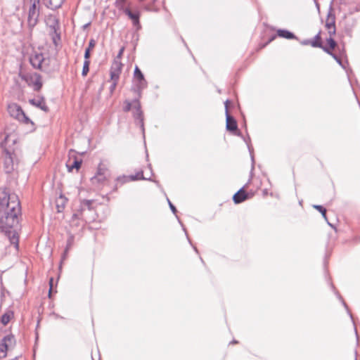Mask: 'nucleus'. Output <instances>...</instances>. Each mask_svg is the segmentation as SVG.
<instances>
[{
  "label": "nucleus",
  "mask_w": 360,
  "mask_h": 360,
  "mask_svg": "<svg viewBox=\"0 0 360 360\" xmlns=\"http://www.w3.org/2000/svg\"><path fill=\"white\" fill-rule=\"evenodd\" d=\"M328 34L330 35L329 37H333V36L336 34V27L331 29L330 30H328Z\"/></svg>",
  "instance_id": "09e8293b"
},
{
  "label": "nucleus",
  "mask_w": 360,
  "mask_h": 360,
  "mask_svg": "<svg viewBox=\"0 0 360 360\" xmlns=\"http://www.w3.org/2000/svg\"><path fill=\"white\" fill-rule=\"evenodd\" d=\"M14 313L11 310L6 311L2 316H1L0 321L4 326H6L11 319L13 318Z\"/></svg>",
  "instance_id": "a878e982"
},
{
  "label": "nucleus",
  "mask_w": 360,
  "mask_h": 360,
  "mask_svg": "<svg viewBox=\"0 0 360 360\" xmlns=\"http://www.w3.org/2000/svg\"><path fill=\"white\" fill-rule=\"evenodd\" d=\"M39 17V7L32 4L28 11L27 25L30 31L37 25Z\"/></svg>",
  "instance_id": "423d86ee"
},
{
  "label": "nucleus",
  "mask_w": 360,
  "mask_h": 360,
  "mask_svg": "<svg viewBox=\"0 0 360 360\" xmlns=\"http://www.w3.org/2000/svg\"><path fill=\"white\" fill-rule=\"evenodd\" d=\"M330 56H331V57H332V58H333V59L337 62V63H338V65H340L342 69H344V70H346V72H347V76H349V72H352V70L351 69H349V70H347V68H346V65H347V64L346 63V62H345V63H343V61H342V59H345V58H342V57L338 56V54H337V53H333V54H331V55H330Z\"/></svg>",
  "instance_id": "b1692460"
},
{
  "label": "nucleus",
  "mask_w": 360,
  "mask_h": 360,
  "mask_svg": "<svg viewBox=\"0 0 360 360\" xmlns=\"http://www.w3.org/2000/svg\"><path fill=\"white\" fill-rule=\"evenodd\" d=\"M112 84H111V85H110V88H109V89H110V92L111 94H112V93H113V91H115V88H116V86H117V82H118V80H112Z\"/></svg>",
  "instance_id": "a18cd8bd"
},
{
  "label": "nucleus",
  "mask_w": 360,
  "mask_h": 360,
  "mask_svg": "<svg viewBox=\"0 0 360 360\" xmlns=\"http://www.w3.org/2000/svg\"><path fill=\"white\" fill-rule=\"evenodd\" d=\"M57 208L58 212H61V210L64 208V202H63L61 205L57 204Z\"/></svg>",
  "instance_id": "8fccbe9b"
},
{
  "label": "nucleus",
  "mask_w": 360,
  "mask_h": 360,
  "mask_svg": "<svg viewBox=\"0 0 360 360\" xmlns=\"http://www.w3.org/2000/svg\"><path fill=\"white\" fill-rule=\"evenodd\" d=\"M319 43L321 44V46H318V48L321 49L327 54L330 56L331 54L335 53L333 50L337 47L338 44L333 37H328L326 39V45H323L322 41H319Z\"/></svg>",
  "instance_id": "ddd939ff"
},
{
  "label": "nucleus",
  "mask_w": 360,
  "mask_h": 360,
  "mask_svg": "<svg viewBox=\"0 0 360 360\" xmlns=\"http://www.w3.org/2000/svg\"><path fill=\"white\" fill-rule=\"evenodd\" d=\"M134 84H147L148 82L145 79L144 75L139 69V68L136 65L134 70Z\"/></svg>",
  "instance_id": "f3484780"
},
{
  "label": "nucleus",
  "mask_w": 360,
  "mask_h": 360,
  "mask_svg": "<svg viewBox=\"0 0 360 360\" xmlns=\"http://www.w3.org/2000/svg\"><path fill=\"white\" fill-rule=\"evenodd\" d=\"M108 171L107 167L103 165L102 162H100L96 174L91 178V181L93 184H102L106 179L105 173Z\"/></svg>",
  "instance_id": "1a4fd4ad"
},
{
  "label": "nucleus",
  "mask_w": 360,
  "mask_h": 360,
  "mask_svg": "<svg viewBox=\"0 0 360 360\" xmlns=\"http://www.w3.org/2000/svg\"><path fill=\"white\" fill-rule=\"evenodd\" d=\"M354 24L346 22L342 31V34H339L341 37H347L351 39L353 36Z\"/></svg>",
  "instance_id": "aec40b11"
},
{
  "label": "nucleus",
  "mask_w": 360,
  "mask_h": 360,
  "mask_svg": "<svg viewBox=\"0 0 360 360\" xmlns=\"http://www.w3.org/2000/svg\"><path fill=\"white\" fill-rule=\"evenodd\" d=\"M147 84H134V87L132 88V91L137 94V97L134 99H138V101H140V98H141L142 91L144 89L147 87Z\"/></svg>",
  "instance_id": "cd10ccee"
},
{
  "label": "nucleus",
  "mask_w": 360,
  "mask_h": 360,
  "mask_svg": "<svg viewBox=\"0 0 360 360\" xmlns=\"http://www.w3.org/2000/svg\"><path fill=\"white\" fill-rule=\"evenodd\" d=\"M16 340L13 334L5 335L0 342V358H6L7 356V352L9 347L15 346Z\"/></svg>",
  "instance_id": "39448f33"
},
{
  "label": "nucleus",
  "mask_w": 360,
  "mask_h": 360,
  "mask_svg": "<svg viewBox=\"0 0 360 360\" xmlns=\"http://www.w3.org/2000/svg\"><path fill=\"white\" fill-rule=\"evenodd\" d=\"M167 200L168 205H169V208H170V210H171L172 212L174 214H175V215H176V219H177V220H178L179 223L181 224V223H182V222H181V221L180 220V219L179 218V217L176 215L177 210H176V207H175V206L172 203V202L169 200V199L168 198H167Z\"/></svg>",
  "instance_id": "4c0bfd02"
},
{
  "label": "nucleus",
  "mask_w": 360,
  "mask_h": 360,
  "mask_svg": "<svg viewBox=\"0 0 360 360\" xmlns=\"http://www.w3.org/2000/svg\"><path fill=\"white\" fill-rule=\"evenodd\" d=\"M311 41H322L321 37V31H319L314 37V39H311Z\"/></svg>",
  "instance_id": "49530a36"
},
{
  "label": "nucleus",
  "mask_w": 360,
  "mask_h": 360,
  "mask_svg": "<svg viewBox=\"0 0 360 360\" xmlns=\"http://www.w3.org/2000/svg\"><path fill=\"white\" fill-rule=\"evenodd\" d=\"M53 282H54L53 278L51 277L49 281V298L51 297V294L54 290Z\"/></svg>",
  "instance_id": "37998d69"
},
{
  "label": "nucleus",
  "mask_w": 360,
  "mask_h": 360,
  "mask_svg": "<svg viewBox=\"0 0 360 360\" xmlns=\"http://www.w3.org/2000/svg\"><path fill=\"white\" fill-rule=\"evenodd\" d=\"M50 27L55 32H57L58 29V20L56 18H53V23L50 25Z\"/></svg>",
  "instance_id": "c03bdc74"
},
{
  "label": "nucleus",
  "mask_w": 360,
  "mask_h": 360,
  "mask_svg": "<svg viewBox=\"0 0 360 360\" xmlns=\"http://www.w3.org/2000/svg\"><path fill=\"white\" fill-rule=\"evenodd\" d=\"M90 25H91V22H88V23H86V24H85V25H83V29H84H84H86V28H87Z\"/></svg>",
  "instance_id": "6e6d98bb"
},
{
  "label": "nucleus",
  "mask_w": 360,
  "mask_h": 360,
  "mask_svg": "<svg viewBox=\"0 0 360 360\" xmlns=\"http://www.w3.org/2000/svg\"><path fill=\"white\" fill-rule=\"evenodd\" d=\"M342 306L344 307V308L346 309L347 311V313L348 314V315L349 316L353 324H354V331H355V334H356V339L358 340L359 339V336H358V333H357V330H356V327L355 326V323H354V318H353V315L351 313L349 309V307L348 305L347 304V303L345 302V300H343L342 302H341Z\"/></svg>",
  "instance_id": "7c9ffc66"
},
{
  "label": "nucleus",
  "mask_w": 360,
  "mask_h": 360,
  "mask_svg": "<svg viewBox=\"0 0 360 360\" xmlns=\"http://www.w3.org/2000/svg\"><path fill=\"white\" fill-rule=\"evenodd\" d=\"M226 116V129L227 131L232 132L236 136H241V132L238 129L237 121L235 117L231 115L229 112V110L226 109L225 112Z\"/></svg>",
  "instance_id": "0eeeda50"
},
{
  "label": "nucleus",
  "mask_w": 360,
  "mask_h": 360,
  "mask_svg": "<svg viewBox=\"0 0 360 360\" xmlns=\"http://www.w3.org/2000/svg\"><path fill=\"white\" fill-rule=\"evenodd\" d=\"M314 4H315L316 8V9H317L318 12L319 13V12H320V5H319V4L317 2V1H316V0H314Z\"/></svg>",
  "instance_id": "3c124183"
},
{
  "label": "nucleus",
  "mask_w": 360,
  "mask_h": 360,
  "mask_svg": "<svg viewBox=\"0 0 360 360\" xmlns=\"http://www.w3.org/2000/svg\"><path fill=\"white\" fill-rule=\"evenodd\" d=\"M96 41L94 39H91L89 41L88 46L86 48L84 51V59H90L91 51L95 47Z\"/></svg>",
  "instance_id": "c85d7f7f"
},
{
  "label": "nucleus",
  "mask_w": 360,
  "mask_h": 360,
  "mask_svg": "<svg viewBox=\"0 0 360 360\" xmlns=\"http://www.w3.org/2000/svg\"><path fill=\"white\" fill-rule=\"evenodd\" d=\"M240 136L243 138V141L247 144V146H248V148L250 157H251L252 171L254 169L255 159H254V155H253V148L250 143V137L249 136H248L247 138H245L242 134Z\"/></svg>",
  "instance_id": "5701e85b"
},
{
  "label": "nucleus",
  "mask_w": 360,
  "mask_h": 360,
  "mask_svg": "<svg viewBox=\"0 0 360 360\" xmlns=\"http://www.w3.org/2000/svg\"><path fill=\"white\" fill-rule=\"evenodd\" d=\"M313 207L318 210L319 213L321 214L322 217L324 218L325 220H327L326 209L323 205H314Z\"/></svg>",
  "instance_id": "e433bc0d"
},
{
  "label": "nucleus",
  "mask_w": 360,
  "mask_h": 360,
  "mask_svg": "<svg viewBox=\"0 0 360 360\" xmlns=\"http://www.w3.org/2000/svg\"><path fill=\"white\" fill-rule=\"evenodd\" d=\"M53 315L55 316V317L56 319H63V317H62L61 316H60V315H58L57 314L53 313Z\"/></svg>",
  "instance_id": "4d7b16f0"
},
{
  "label": "nucleus",
  "mask_w": 360,
  "mask_h": 360,
  "mask_svg": "<svg viewBox=\"0 0 360 360\" xmlns=\"http://www.w3.org/2000/svg\"><path fill=\"white\" fill-rule=\"evenodd\" d=\"M44 60V57L41 53H35L32 54L30 57V63L31 65L35 68L43 71L42 63Z\"/></svg>",
  "instance_id": "4468645a"
},
{
  "label": "nucleus",
  "mask_w": 360,
  "mask_h": 360,
  "mask_svg": "<svg viewBox=\"0 0 360 360\" xmlns=\"http://www.w3.org/2000/svg\"><path fill=\"white\" fill-rule=\"evenodd\" d=\"M300 44L303 46L311 45L312 47L318 48V46H321V44L319 41H311V39H304L300 41Z\"/></svg>",
  "instance_id": "72a5a7b5"
},
{
  "label": "nucleus",
  "mask_w": 360,
  "mask_h": 360,
  "mask_svg": "<svg viewBox=\"0 0 360 360\" xmlns=\"http://www.w3.org/2000/svg\"><path fill=\"white\" fill-rule=\"evenodd\" d=\"M251 179L248 180V184L240 188L236 193L233 195V201L235 204H240L244 202L245 200L249 199L250 198L248 193L245 191V188L250 183Z\"/></svg>",
  "instance_id": "9b49d317"
},
{
  "label": "nucleus",
  "mask_w": 360,
  "mask_h": 360,
  "mask_svg": "<svg viewBox=\"0 0 360 360\" xmlns=\"http://www.w3.org/2000/svg\"><path fill=\"white\" fill-rule=\"evenodd\" d=\"M34 79L32 82L33 89L35 91H39L42 88L43 83L41 82V76L39 73L33 74Z\"/></svg>",
  "instance_id": "6ab92c4d"
},
{
  "label": "nucleus",
  "mask_w": 360,
  "mask_h": 360,
  "mask_svg": "<svg viewBox=\"0 0 360 360\" xmlns=\"http://www.w3.org/2000/svg\"><path fill=\"white\" fill-rule=\"evenodd\" d=\"M200 260H201V262H202V263L204 262V261H203V259H202V257H200Z\"/></svg>",
  "instance_id": "69168bd1"
},
{
  "label": "nucleus",
  "mask_w": 360,
  "mask_h": 360,
  "mask_svg": "<svg viewBox=\"0 0 360 360\" xmlns=\"http://www.w3.org/2000/svg\"><path fill=\"white\" fill-rule=\"evenodd\" d=\"M122 68V63L121 61L117 59H114L110 71L111 80H119Z\"/></svg>",
  "instance_id": "f8f14e48"
},
{
  "label": "nucleus",
  "mask_w": 360,
  "mask_h": 360,
  "mask_svg": "<svg viewBox=\"0 0 360 360\" xmlns=\"http://www.w3.org/2000/svg\"><path fill=\"white\" fill-rule=\"evenodd\" d=\"M8 110L11 117H13L20 122L25 124H33L32 121L25 115L22 108L16 104L13 103L8 105Z\"/></svg>",
  "instance_id": "20e7f679"
},
{
  "label": "nucleus",
  "mask_w": 360,
  "mask_h": 360,
  "mask_svg": "<svg viewBox=\"0 0 360 360\" xmlns=\"http://www.w3.org/2000/svg\"><path fill=\"white\" fill-rule=\"evenodd\" d=\"M328 285L330 287L331 290H333V292L335 295L336 297L340 301V302H342L344 300V299L342 297V295L340 294V292L337 290V289L335 288L334 284L331 282L330 278H328Z\"/></svg>",
  "instance_id": "2f4dec72"
},
{
  "label": "nucleus",
  "mask_w": 360,
  "mask_h": 360,
  "mask_svg": "<svg viewBox=\"0 0 360 360\" xmlns=\"http://www.w3.org/2000/svg\"><path fill=\"white\" fill-rule=\"evenodd\" d=\"M65 0H43V4L49 9L55 11L60 8Z\"/></svg>",
  "instance_id": "a211bd4d"
},
{
  "label": "nucleus",
  "mask_w": 360,
  "mask_h": 360,
  "mask_svg": "<svg viewBox=\"0 0 360 360\" xmlns=\"http://www.w3.org/2000/svg\"><path fill=\"white\" fill-rule=\"evenodd\" d=\"M29 103L46 112L49 110V107L46 104L45 98L43 96H40L37 99L31 98L29 100Z\"/></svg>",
  "instance_id": "dca6fc26"
},
{
  "label": "nucleus",
  "mask_w": 360,
  "mask_h": 360,
  "mask_svg": "<svg viewBox=\"0 0 360 360\" xmlns=\"http://www.w3.org/2000/svg\"><path fill=\"white\" fill-rule=\"evenodd\" d=\"M358 240H359V242H360V236L358 238Z\"/></svg>",
  "instance_id": "774afa93"
},
{
  "label": "nucleus",
  "mask_w": 360,
  "mask_h": 360,
  "mask_svg": "<svg viewBox=\"0 0 360 360\" xmlns=\"http://www.w3.org/2000/svg\"><path fill=\"white\" fill-rule=\"evenodd\" d=\"M82 212H80L79 211V209L77 210V212L74 213L72 216V219H71V225H75V226H78V224L77 223H75V221L79 219L80 217L82 216Z\"/></svg>",
  "instance_id": "58836bf2"
},
{
  "label": "nucleus",
  "mask_w": 360,
  "mask_h": 360,
  "mask_svg": "<svg viewBox=\"0 0 360 360\" xmlns=\"http://www.w3.org/2000/svg\"><path fill=\"white\" fill-rule=\"evenodd\" d=\"M148 167H149V168H150V169L152 171V167H151V165H150V164H149V165H148Z\"/></svg>",
  "instance_id": "680f3d73"
},
{
  "label": "nucleus",
  "mask_w": 360,
  "mask_h": 360,
  "mask_svg": "<svg viewBox=\"0 0 360 360\" xmlns=\"http://www.w3.org/2000/svg\"><path fill=\"white\" fill-rule=\"evenodd\" d=\"M230 103V101L229 100H226L225 102H224V105H225V112H226V108H228V105L229 103Z\"/></svg>",
  "instance_id": "864d4df0"
},
{
  "label": "nucleus",
  "mask_w": 360,
  "mask_h": 360,
  "mask_svg": "<svg viewBox=\"0 0 360 360\" xmlns=\"http://www.w3.org/2000/svg\"><path fill=\"white\" fill-rule=\"evenodd\" d=\"M53 43H54L55 44H56V39H55V38H53Z\"/></svg>",
  "instance_id": "052dcab7"
},
{
  "label": "nucleus",
  "mask_w": 360,
  "mask_h": 360,
  "mask_svg": "<svg viewBox=\"0 0 360 360\" xmlns=\"http://www.w3.org/2000/svg\"><path fill=\"white\" fill-rule=\"evenodd\" d=\"M94 202L93 200H82L80 202V205L79 207V211L83 212L85 209L89 210H92V204Z\"/></svg>",
  "instance_id": "bb28decb"
},
{
  "label": "nucleus",
  "mask_w": 360,
  "mask_h": 360,
  "mask_svg": "<svg viewBox=\"0 0 360 360\" xmlns=\"http://www.w3.org/2000/svg\"><path fill=\"white\" fill-rule=\"evenodd\" d=\"M335 49L337 51L336 53L338 54V56L344 58L345 60H346V63L348 64L347 55L345 49V43L344 41H342L341 45L337 46Z\"/></svg>",
  "instance_id": "393cba45"
},
{
  "label": "nucleus",
  "mask_w": 360,
  "mask_h": 360,
  "mask_svg": "<svg viewBox=\"0 0 360 360\" xmlns=\"http://www.w3.org/2000/svg\"><path fill=\"white\" fill-rule=\"evenodd\" d=\"M30 1L32 2V4H34V5H39L40 0H30Z\"/></svg>",
  "instance_id": "603ef678"
},
{
  "label": "nucleus",
  "mask_w": 360,
  "mask_h": 360,
  "mask_svg": "<svg viewBox=\"0 0 360 360\" xmlns=\"http://www.w3.org/2000/svg\"><path fill=\"white\" fill-rule=\"evenodd\" d=\"M68 239H67V243L66 246L64 250V253L63 255V259H65L69 252V250L72 247L74 242H75V236L73 233H72L70 231H68Z\"/></svg>",
  "instance_id": "412c9836"
},
{
  "label": "nucleus",
  "mask_w": 360,
  "mask_h": 360,
  "mask_svg": "<svg viewBox=\"0 0 360 360\" xmlns=\"http://www.w3.org/2000/svg\"><path fill=\"white\" fill-rule=\"evenodd\" d=\"M328 224L331 228H333V229H335V231H337L336 227L335 226V225H334V224H331V223H330V222H328Z\"/></svg>",
  "instance_id": "5fc2aeb1"
},
{
  "label": "nucleus",
  "mask_w": 360,
  "mask_h": 360,
  "mask_svg": "<svg viewBox=\"0 0 360 360\" xmlns=\"http://www.w3.org/2000/svg\"><path fill=\"white\" fill-rule=\"evenodd\" d=\"M116 184L117 185H120V186H122L124 184H126L127 182H129L131 181V179H129V175L127 176V175H122V176H119L116 178Z\"/></svg>",
  "instance_id": "473e14b6"
},
{
  "label": "nucleus",
  "mask_w": 360,
  "mask_h": 360,
  "mask_svg": "<svg viewBox=\"0 0 360 360\" xmlns=\"http://www.w3.org/2000/svg\"><path fill=\"white\" fill-rule=\"evenodd\" d=\"M89 65H90V59H84L82 71V75L83 77H85L89 71Z\"/></svg>",
  "instance_id": "f704fd0d"
},
{
  "label": "nucleus",
  "mask_w": 360,
  "mask_h": 360,
  "mask_svg": "<svg viewBox=\"0 0 360 360\" xmlns=\"http://www.w3.org/2000/svg\"><path fill=\"white\" fill-rule=\"evenodd\" d=\"M124 103H125V105L123 108V110L124 112L130 111L131 108H132V105L134 106L133 101H129L127 100V101H124Z\"/></svg>",
  "instance_id": "79ce46f5"
},
{
  "label": "nucleus",
  "mask_w": 360,
  "mask_h": 360,
  "mask_svg": "<svg viewBox=\"0 0 360 360\" xmlns=\"http://www.w3.org/2000/svg\"><path fill=\"white\" fill-rule=\"evenodd\" d=\"M333 0L330 2L326 22V29L330 30L335 27V15L333 13Z\"/></svg>",
  "instance_id": "2eb2a0df"
},
{
  "label": "nucleus",
  "mask_w": 360,
  "mask_h": 360,
  "mask_svg": "<svg viewBox=\"0 0 360 360\" xmlns=\"http://www.w3.org/2000/svg\"><path fill=\"white\" fill-rule=\"evenodd\" d=\"M57 37H58V39H60V34H57Z\"/></svg>",
  "instance_id": "338daca9"
},
{
  "label": "nucleus",
  "mask_w": 360,
  "mask_h": 360,
  "mask_svg": "<svg viewBox=\"0 0 360 360\" xmlns=\"http://www.w3.org/2000/svg\"><path fill=\"white\" fill-rule=\"evenodd\" d=\"M124 50V47H122V48L120 49V51H119V52H118V53H117V57H116L115 59H117V60H120V59L121 58V57H122V54H123Z\"/></svg>",
  "instance_id": "de8ad7c7"
},
{
  "label": "nucleus",
  "mask_w": 360,
  "mask_h": 360,
  "mask_svg": "<svg viewBox=\"0 0 360 360\" xmlns=\"http://www.w3.org/2000/svg\"><path fill=\"white\" fill-rule=\"evenodd\" d=\"M82 163V160L75 158L74 161L72 162V163L71 165H68V164L66 165L68 171L72 172L73 170V169H76L77 170H78L81 167Z\"/></svg>",
  "instance_id": "c756f323"
},
{
  "label": "nucleus",
  "mask_w": 360,
  "mask_h": 360,
  "mask_svg": "<svg viewBox=\"0 0 360 360\" xmlns=\"http://www.w3.org/2000/svg\"><path fill=\"white\" fill-rule=\"evenodd\" d=\"M157 1V0H153V3L155 4Z\"/></svg>",
  "instance_id": "0e129e2a"
},
{
  "label": "nucleus",
  "mask_w": 360,
  "mask_h": 360,
  "mask_svg": "<svg viewBox=\"0 0 360 360\" xmlns=\"http://www.w3.org/2000/svg\"><path fill=\"white\" fill-rule=\"evenodd\" d=\"M21 217L18 196L15 193H10L6 187L0 188V233H4L17 250L22 229Z\"/></svg>",
  "instance_id": "f257e3e1"
},
{
  "label": "nucleus",
  "mask_w": 360,
  "mask_h": 360,
  "mask_svg": "<svg viewBox=\"0 0 360 360\" xmlns=\"http://www.w3.org/2000/svg\"><path fill=\"white\" fill-rule=\"evenodd\" d=\"M134 103V110L132 115L134 119V123L136 125L139 126L142 131L143 137H145V128H144V116L143 112L141 109V105L140 101L138 99H133Z\"/></svg>",
  "instance_id": "7ed1b4c3"
},
{
  "label": "nucleus",
  "mask_w": 360,
  "mask_h": 360,
  "mask_svg": "<svg viewBox=\"0 0 360 360\" xmlns=\"http://www.w3.org/2000/svg\"><path fill=\"white\" fill-rule=\"evenodd\" d=\"M22 79L25 80L28 86H32V82L34 79L33 75H22L21 76Z\"/></svg>",
  "instance_id": "a19ab883"
},
{
  "label": "nucleus",
  "mask_w": 360,
  "mask_h": 360,
  "mask_svg": "<svg viewBox=\"0 0 360 360\" xmlns=\"http://www.w3.org/2000/svg\"><path fill=\"white\" fill-rule=\"evenodd\" d=\"M356 352H355L354 360H357V359H356Z\"/></svg>",
  "instance_id": "e2e57ef3"
},
{
  "label": "nucleus",
  "mask_w": 360,
  "mask_h": 360,
  "mask_svg": "<svg viewBox=\"0 0 360 360\" xmlns=\"http://www.w3.org/2000/svg\"><path fill=\"white\" fill-rule=\"evenodd\" d=\"M326 265H327V258L326 257L325 262H324V266H326Z\"/></svg>",
  "instance_id": "bf43d9fd"
},
{
  "label": "nucleus",
  "mask_w": 360,
  "mask_h": 360,
  "mask_svg": "<svg viewBox=\"0 0 360 360\" xmlns=\"http://www.w3.org/2000/svg\"><path fill=\"white\" fill-rule=\"evenodd\" d=\"M236 343H238V341H237V340H232V341L230 342V344H236Z\"/></svg>",
  "instance_id": "13d9d810"
},
{
  "label": "nucleus",
  "mask_w": 360,
  "mask_h": 360,
  "mask_svg": "<svg viewBox=\"0 0 360 360\" xmlns=\"http://www.w3.org/2000/svg\"><path fill=\"white\" fill-rule=\"evenodd\" d=\"M9 139L8 136H6L1 143V147L4 153V169L6 173L10 174L15 169L14 158L15 155L11 153L7 148L6 144Z\"/></svg>",
  "instance_id": "f03ea898"
},
{
  "label": "nucleus",
  "mask_w": 360,
  "mask_h": 360,
  "mask_svg": "<svg viewBox=\"0 0 360 360\" xmlns=\"http://www.w3.org/2000/svg\"><path fill=\"white\" fill-rule=\"evenodd\" d=\"M276 36L286 39L299 40L298 37L293 32L285 29H278L276 32V35L271 36L267 42L262 46V48L265 47L268 44L274 41Z\"/></svg>",
  "instance_id": "6e6552de"
},
{
  "label": "nucleus",
  "mask_w": 360,
  "mask_h": 360,
  "mask_svg": "<svg viewBox=\"0 0 360 360\" xmlns=\"http://www.w3.org/2000/svg\"><path fill=\"white\" fill-rule=\"evenodd\" d=\"M124 13L131 20L132 24L139 30L141 28L140 23L141 13L138 10L131 11L129 6L124 9Z\"/></svg>",
  "instance_id": "9d476101"
},
{
  "label": "nucleus",
  "mask_w": 360,
  "mask_h": 360,
  "mask_svg": "<svg viewBox=\"0 0 360 360\" xmlns=\"http://www.w3.org/2000/svg\"><path fill=\"white\" fill-rule=\"evenodd\" d=\"M181 227H182L183 231H184V233H185V234H186V238H187V240H188V243L191 244V245H192V247H193V248L194 251H195L197 254H198V253H199L198 250L197 249V248H196L195 246H194V245H193V243H192V242H191V239H190V238H189V237H188V233H187L186 229V228H185L184 225L183 224V223H181Z\"/></svg>",
  "instance_id": "ea45409f"
},
{
  "label": "nucleus",
  "mask_w": 360,
  "mask_h": 360,
  "mask_svg": "<svg viewBox=\"0 0 360 360\" xmlns=\"http://www.w3.org/2000/svg\"><path fill=\"white\" fill-rule=\"evenodd\" d=\"M127 0H116L115 2V6L116 8L119 10L124 12V9H126L127 7L124 6L125 4L127 3Z\"/></svg>",
  "instance_id": "c9c22d12"
},
{
  "label": "nucleus",
  "mask_w": 360,
  "mask_h": 360,
  "mask_svg": "<svg viewBox=\"0 0 360 360\" xmlns=\"http://www.w3.org/2000/svg\"><path fill=\"white\" fill-rule=\"evenodd\" d=\"M129 179L131 181H138V180H146L150 181H154L150 177L147 178L143 176V170H140L137 172L135 174L129 175ZM155 182L158 183V181H155Z\"/></svg>",
  "instance_id": "4be33fe9"
}]
</instances>
